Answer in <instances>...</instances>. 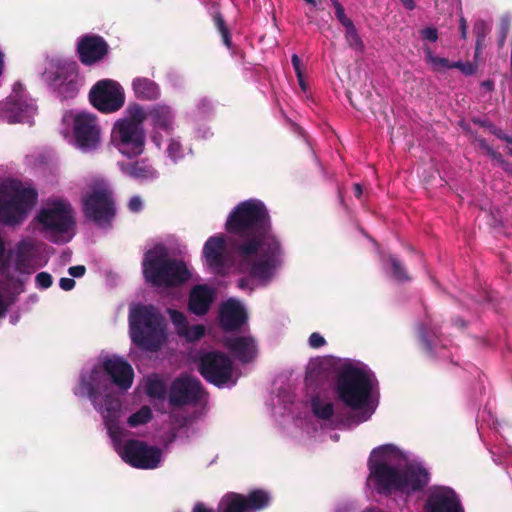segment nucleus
<instances>
[{
  "mask_svg": "<svg viewBox=\"0 0 512 512\" xmlns=\"http://www.w3.org/2000/svg\"><path fill=\"white\" fill-rule=\"evenodd\" d=\"M88 96H124V89L115 80L101 79L92 86Z\"/></svg>",
  "mask_w": 512,
  "mask_h": 512,
  "instance_id": "nucleus-29",
  "label": "nucleus"
},
{
  "mask_svg": "<svg viewBox=\"0 0 512 512\" xmlns=\"http://www.w3.org/2000/svg\"><path fill=\"white\" fill-rule=\"evenodd\" d=\"M287 120L290 124L291 130L294 133L298 134L299 136L303 137L307 141V143H309L304 130L299 125H297L295 122H293L292 120H290V119H287Z\"/></svg>",
  "mask_w": 512,
  "mask_h": 512,
  "instance_id": "nucleus-51",
  "label": "nucleus"
},
{
  "mask_svg": "<svg viewBox=\"0 0 512 512\" xmlns=\"http://www.w3.org/2000/svg\"><path fill=\"white\" fill-rule=\"evenodd\" d=\"M508 27H503L501 31V36L499 38V46L502 47L505 43L507 37Z\"/></svg>",
  "mask_w": 512,
  "mask_h": 512,
  "instance_id": "nucleus-59",
  "label": "nucleus"
},
{
  "mask_svg": "<svg viewBox=\"0 0 512 512\" xmlns=\"http://www.w3.org/2000/svg\"><path fill=\"white\" fill-rule=\"evenodd\" d=\"M308 344L311 348H321L326 344L325 338L318 332H313L308 338Z\"/></svg>",
  "mask_w": 512,
  "mask_h": 512,
  "instance_id": "nucleus-45",
  "label": "nucleus"
},
{
  "mask_svg": "<svg viewBox=\"0 0 512 512\" xmlns=\"http://www.w3.org/2000/svg\"><path fill=\"white\" fill-rule=\"evenodd\" d=\"M144 391L153 407L161 411L165 401H168L169 389L166 381L157 374H151L145 378Z\"/></svg>",
  "mask_w": 512,
  "mask_h": 512,
  "instance_id": "nucleus-24",
  "label": "nucleus"
},
{
  "mask_svg": "<svg viewBox=\"0 0 512 512\" xmlns=\"http://www.w3.org/2000/svg\"><path fill=\"white\" fill-rule=\"evenodd\" d=\"M333 392L336 399L349 408L347 413L336 408L326 393L318 392L310 398L313 416L323 422V434L327 428L347 430L368 421L379 405V382L375 373L361 361L345 359L337 367Z\"/></svg>",
  "mask_w": 512,
  "mask_h": 512,
  "instance_id": "nucleus-3",
  "label": "nucleus"
},
{
  "mask_svg": "<svg viewBox=\"0 0 512 512\" xmlns=\"http://www.w3.org/2000/svg\"><path fill=\"white\" fill-rule=\"evenodd\" d=\"M35 113L33 98H5L0 101V121L32 124Z\"/></svg>",
  "mask_w": 512,
  "mask_h": 512,
  "instance_id": "nucleus-17",
  "label": "nucleus"
},
{
  "mask_svg": "<svg viewBox=\"0 0 512 512\" xmlns=\"http://www.w3.org/2000/svg\"><path fill=\"white\" fill-rule=\"evenodd\" d=\"M225 346L242 363H248L256 355V344L250 336L226 338Z\"/></svg>",
  "mask_w": 512,
  "mask_h": 512,
  "instance_id": "nucleus-25",
  "label": "nucleus"
},
{
  "mask_svg": "<svg viewBox=\"0 0 512 512\" xmlns=\"http://www.w3.org/2000/svg\"><path fill=\"white\" fill-rule=\"evenodd\" d=\"M36 251V245L31 239L20 240L14 248L15 268L19 272H27Z\"/></svg>",
  "mask_w": 512,
  "mask_h": 512,
  "instance_id": "nucleus-27",
  "label": "nucleus"
},
{
  "mask_svg": "<svg viewBox=\"0 0 512 512\" xmlns=\"http://www.w3.org/2000/svg\"><path fill=\"white\" fill-rule=\"evenodd\" d=\"M18 321H19V315L18 314L10 316V323L11 324L15 325Z\"/></svg>",
  "mask_w": 512,
  "mask_h": 512,
  "instance_id": "nucleus-64",
  "label": "nucleus"
},
{
  "mask_svg": "<svg viewBox=\"0 0 512 512\" xmlns=\"http://www.w3.org/2000/svg\"><path fill=\"white\" fill-rule=\"evenodd\" d=\"M488 155L492 160L496 161L498 165L505 160L503 155L495 151L493 148H488Z\"/></svg>",
  "mask_w": 512,
  "mask_h": 512,
  "instance_id": "nucleus-52",
  "label": "nucleus"
},
{
  "mask_svg": "<svg viewBox=\"0 0 512 512\" xmlns=\"http://www.w3.org/2000/svg\"><path fill=\"white\" fill-rule=\"evenodd\" d=\"M129 333L138 347L157 351L166 339V323L158 309L151 304H131L129 307Z\"/></svg>",
  "mask_w": 512,
  "mask_h": 512,
  "instance_id": "nucleus-6",
  "label": "nucleus"
},
{
  "mask_svg": "<svg viewBox=\"0 0 512 512\" xmlns=\"http://www.w3.org/2000/svg\"><path fill=\"white\" fill-rule=\"evenodd\" d=\"M345 40L348 46L356 51L363 52L365 45L354 24L345 27Z\"/></svg>",
  "mask_w": 512,
  "mask_h": 512,
  "instance_id": "nucleus-38",
  "label": "nucleus"
},
{
  "mask_svg": "<svg viewBox=\"0 0 512 512\" xmlns=\"http://www.w3.org/2000/svg\"><path fill=\"white\" fill-rule=\"evenodd\" d=\"M135 96H157L159 89L157 84L148 78H136L133 81Z\"/></svg>",
  "mask_w": 512,
  "mask_h": 512,
  "instance_id": "nucleus-34",
  "label": "nucleus"
},
{
  "mask_svg": "<svg viewBox=\"0 0 512 512\" xmlns=\"http://www.w3.org/2000/svg\"><path fill=\"white\" fill-rule=\"evenodd\" d=\"M82 210L85 218L97 227L110 228L116 214V206L108 184L102 182L94 185L82 198Z\"/></svg>",
  "mask_w": 512,
  "mask_h": 512,
  "instance_id": "nucleus-11",
  "label": "nucleus"
},
{
  "mask_svg": "<svg viewBox=\"0 0 512 512\" xmlns=\"http://www.w3.org/2000/svg\"><path fill=\"white\" fill-rule=\"evenodd\" d=\"M213 135L212 131L208 127H201L197 130V137L202 139H208Z\"/></svg>",
  "mask_w": 512,
  "mask_h": 512,
  "instance_id": "nucleus-53",
  "label": "nucleus"
},
{
  "mask_svg": "<svg viewBox=\"0 0 512 512\" xmlns=\"http://www.w3.org/2000/svg\"><path fill=\"white\" fill-rule=\"evenodd\" d=\"M479 145L481 148L485 149L487 153H488V148H492L491 146L488 145V143L486 142L485 139H479Z\"/></svg>",
  "mask_w": 512,
  "mask_h": 512,
  "instance_id": "nucleus-62",
  "label": "nucleus"
},
{
  "mask_svg": "<svg viewBox=\"0 0 512 512\" xmlns=\"http://www.w3.org/2000/svg\"><path fill=\"white\" fill-rule=\"evenodd\" d=\"M24 88H23V85L20 83V82H16L14 85H13V91L18 94L20 92H23Z\"/></svg>",
  "mask_w": 512,
  "mask_h": 512,
  "instance_id": "nucleus-61",
  "label": "nucleus"
},
{
  "mask_svg": "<svg viewBox=\"0 0 512 512\" xmlns=\"http://www.w3.org/2000/svg\"><path fill=\"white\" fill-rule=\"evenodd\" d=\"M86 268L84 265H76L68 268V273L71 277L80 278L84 276Z\"/></svg>",
  "mask_w": 512,
  "mask_h": 512,
  "instance_id": "nucleus-49",
  "label": "nucleus"
},
{
  "mask_svg": "<svg viewBox=\"0 0 512 512\" xmlns=\"http://www.w3.org/2000/svg\"><path fill=\"white\" fill-rule=\"evenodd\" d=\"M363 193L362 186L359 183L354 185V194L357 198H360Z\"/></svg>",
  "mask_w": 512,
  "mask_h": 512,
  "instance_id": "nucleus-60",
  "label": "nucleus"
},
{
  "mask_svg": "<svg viewBox=\"0 0 512 512\" xmlns=\"http://www.w3.org/2000/svg\"><path fill=\"white\" fill-rule=\"evenodd\" d=\"M368 469L366 486L379 495L399 496L406 500L430 482L424 461L394 444L374 448L368 459Z\"/></svg>",
  "mask_w": 512,
  "mask_h": 512,
  "instance_id": "nucleus-4",
  "label": "nucleus"
},
{
  "mask_svg": "<svg viewBox=\"0 0 512 512\" xmlns=\"http://www.w3.org/2000/svg\"><path fill=\"white\" fill-rule=\"evenodd\" d=\"M89 100L91 105L103 114L115 113L125 104V98H89Z\"/></svg>",
  "mask_w": 512,
  "mask_h": 512,
  "instance_id": "nucleus-31",
  "label": "nucleus"
},
{
  "mask_svg": "<svg viewBox=\"0 0 512 512\" xmlns=\"http://www.w3.org/2000/svg\"><path fill=\"white\" fill-rule=\"evenodd\" d=\"M213 21L216 29L222 36L223 44L228 48H232V35L229 28L226 25L223 15L217 11L213 15Z\"/></svg>",
  "mask_w": 512,
  "mask_h": 512,
  "instance_id": "nucleus-36",
  "label": "nucleus"
},
{
  "mask_svg": "<svg viewBox=\"0 0 512 512\" xmlns=\"http://www.w3.org/2000/svg\"><path fill=\"white\" fill-rule=\"evenodd\" d=\"M127 114L138 122L148 121L152 127V142L160 148L164 137H170L176 129L175 111L167 105L143 107L133 103L127 107Z\"/></svg>",
  "mask_w": 512,
  "mask_h": 512,
  "instance_id": "nucleus-10",
  "label": "nucleus"
},
{
  "mask_svg": "<svg viewBox=\"0 0 512 512\" xmlns=\"http://www.w3.org/2000/svg\"><path fill=\"white\" fill-rule=\"evenodd\" d=\"M484 424H487L489 427H493L494 429H497L500 425L496 416L486 409L481 414V420H477V429L479 433H481V430L484 428Z\"/></svg>",
  "mask_w": 512,
  "mask_h": 512,
  "instance_id": "nucleus-40",
  "label": "nucleus"
},
{
  "mask_svg": "<svg viewBox=\"0 0 512 512\" xmlns=\"http://www.w3.org/2000/svg\"><path fill=\"white\" fill-rule=\"evenodd\" d=\"M176 334L189 343L199 341L205 336L206 329L202 324L190 325L186 315L173 308L166 310Z\"/></svg>",
  "mask_w": 512,
  "mask_h": 512,
  "instance_id": "nucleus-22",
  "label": "nucleus"
},
{
  "mask_svg": "<svg viewBox=\"0 0 512 512\" xmlns=\"http://www.w3.org/2000/svg\"><path fill=\"white\" fill-rule=\"evenodd\" d=\"M291 63L294 68L295 74L297 76L298 84L300 86L302 93H308L310 92L308 82L306 81L305 75H304V66L302 64L301 59L297 54H293L291 57Z\"/></svg>",
  "mask_w": 512,
  "mask_h": 512,
  "instance_id": "nucleus-39",
  "label": "nucleus"
},
{
  "mask_svg": "<svg viewBox=\"0 0 512 512\" xmlns=\"http://www.w3.org/2000/svg\"><path fill=\"white\" fill-rule=\"evenodd\" d=\"M420 33H421L422 38L425 40H428L431 42H436L438 39V31L434 27L424 28L420 31Z\"/></svg>",
  "mask_w": 512,
  "mask_h": 512,
  "instance_id": "nucleus-47",
  "label": "nucleus"
},
{
  "mask_svg": "<svg viewBox=\"0 0 512 512\" xmlns=\"http://www.w3.org/2000/svg\"><path fill=\"white\" fill-rule=\"evenodd\" d=\"M276 393H273L269 406L274 416H293L300 403L296 402L293 385L288 381L274 382Z\"/></svg>",
  "mask_w": 512,
  "mask_h": 512,
  "instance_id": "nucleus-20",
  "label": "nucleus"
},
{
  "mask_svg": "<svg viewBox=\"0 0 512 512\" xmlns=\"http://www.w3.org/2000/svg\"><path fill=\"white\" fill-rule=\"evenodd\" d=\"M45 79L53 91L61 95L78 94L80 87L84 85V78L80 76L75 61L63 63L55 71L46 72Z\"/></svg>",
  "mask_w": 512,
  "mask_h": 512,
  "instance_id": "nucleus-14",
  "label": "nucleus"
},
{
  "mask_svg": "<svg viewBox=\"0 0 512 512\" xmlns=\"http://www.w3.org/2000/svg\"><path fill=\"white\" fill-rule=\"evenodd\" d=\"M53 283V278L48 272H39L35 276V285L40 290L48 289Z\"/></svg>",
  "mask_w": 512,
  "mask_h": 512,
  "instance_id": "nucleus-43",
  "label": "nucleus"
},
{
  "mask_svg": "<svg viewBox=\"0 0 512 512\" xmlns=\"http://www.w3.org/2000/svg\"><path fill=\"white\" fill-rule=\"evenodd\" d=\"M111 143L124 156L137 157L144 151L145 132L143 123L127 117L118 119L111 131Z\"/></svg>",
  "mask_w": 512,
  "mask_h": 512,
  "instance_id": "nucleus-13",
  "label": "nucleus"
},
{
  "mask_svg": "<svg viewBox=\"0 0 512 512\" xmlns=\"http://www.w3.org/2000/svg\"><path fill=\"white\" fill-rule=\"evenodd\" d=\"M424 52L426 62L432 66L434 71L442 72L453 68V63H451L447 58L434 55L430 48H425Z\"/></svg>",
  "mask_w": 512,
  "mask_h": 512,
  "instance_id": "nucleus-37",
  "label": "nucleus"
},
{
  "mask_svg": "<svg viewBox=\"0 0 512 512\" xmlns=\"http://www.w3.org/2000/svg\"><path fill=\"white\" fill-rule=\"evenodd\" d=\"M218 512H249L245 497L236 493L226 494L218 505Z\"/></svg>",
  "mask_w": 512,
  "mask_h": 512,
  "instance_id": "nucleus-30",
  "label": "nucleus"
},
{
  "mask_svg": "<svg viewBox=\"0 0 512 512\" xmlns=\"http://www.w3.org/2000/svg\"><path fill=\"white\" fill-rule=\"evenodd\" d=\"M424 512H464V508L452 488L434 486L428 492Z\"/></svg>",
  "mask_w": 512,
  "mask_h": 512,
  "instance_id": "nucleus-18",
  "label": "nucleus"
},
{
  "mask_svg": "<svg viewBox=\"0 0 512 512\" xmlns=\"http://www.w3.org/2000/svg\"><path fill=\"white\" fill-rule=\"evenodd\" d=\"M62 122L72 126L69 143L82 153H92L101 145V127L95 115L83 110L66 111Z\"/></svg>",
  "mask_w": 512,
  "mask_h": 512,
  "instance_id": "nucleus-9",
  "label": "nucleus"
},
{
  "mask_svg": "<svg viewBox=\"0 0 512 512\" xmlns=\"http://www.w3.org/2000/svg\"><path fill=\"white\" fill-rule=\"evenodd\" d=\"M453 68H458L464 75H472L476 72V66L470 62L462 63V62H454Z\"/></svg>",
  "mask_w": 512,
  "mask_h": 512,
  "instance_id": "nucleus-46",
  "label": "nucleus"
},
{
  "mask_svg": "<svg viewBox=\"0 0 512 512\" xmlns=\"http://www.w3.org/2000/svg\"><path fill=\"white\" fill-rule=\"evenodd\" d=\"M418 336L426 354L431 358L448 359L449 340L441 338L438 329L427 317L418 327Z\"/></svg>",
  "mask_w": 512,
  "mask_h": 512,
  "instance_id": "nucleus-19",
  "label": "nucleus"
},
{
  "mask_svg": "<svg viewBox=\"0 0 512 512\" xmlns=\"http://www.w3.org/2000/svg\"><path fill=\"white\" fill-rule=\"evenodd\" d=\"M165 153L173 163H178L186 154H192V149L184 147L178 137H171Z\"/></svg>",
  "mask_w": 512,
  "mask_h": 512,
  "instance_id": "nucleus-33",
  "label": "nucleus"
},
{
  "mask_svg": "<svg viewBox=\"0 0 512 512\" xmlns=\"http://www.w3.org/2000/svg\"><path fill=\"white\" fill-rule=\"evenodd\" d=\"M459 29H460L461 37L463 39H465L467 36V22H466L465 18H463V17H461V19H460Z\"/></svg>",
  "mask_w": 512,
  "mask_h": 512,
  "instance_id": "nucleus-55",
  "label": "nucleus"
},
{
  "mask_svg": "<svg viewBox=\"0 0 512 512\" xmlns=\"http://www.w3.org/2000/svg\"><path fill=\"white\" fill-rule=\"evenodd\" d=\"M401 3L403 4V6L409 10V11H412L415 9L416 7V4H415V1L414 0H400Z\"/></svg>",
  "mask_w": 512,
  "mask_h": 512,
  "instance_id": "nucleus-57",
  "label": "nucleus"
},
{
  "mask_svg": "<svg viewBox=\"0 0 512 512\" xmlns=\"http://www.w3.org/2000/svg\"><path fill=\"white\" fill-rule=\"evenodd\" d=\"M32 231L54 244H65L76 233L74 209L68 200L47 199L31 220Z\"/></svg>",
  "mask_w": 512,
  "mask_h": 512,
  "instance_id": "nucleus-5",
  "label": "nucleus"
},
{
  "mask_svg": "<svg viewBox=\"0 0 512 512\" xmlns=\"http://www.w3.org/2000/svg\"><path fill=\"white\" fill-rule=\"evenodd\" d=\"M382 266L387 274L397 282L408 281L410 278L404 265L393 255L387 257L380 253Z\"/></svg>",
  "mask_w": 512,
  "mask_h": 512,
  "instance_id": "nucleus-28",
  "label": "nucleus"
},
{
  "mask_svg": "<svg viewBox=\"0 0 512 512\" xmlns=\"http://www.w3.org/2000/svg\"><path fill=\"white\" fill-rule=\"evenodd\" d=\"M499 166L507 173L512 175V163L507 161L506 159L502 161Z\"/></svg>",
  "mask_w": 512,
  "mask_h": 512,
  "instance_id": "nucleus-56",
  "label": "nucleus"
},
{
  "mask_svg": "<svg viewBox=\"0 0 512 512\" xmlns=\"http://www.w3.org/2000/svg\"><path fill=\"white\" fill-rule=\"evenodd\" d=\"M492 133L499 139L503 140L506 138V133L500 128H493Z\"/></svg>",
  "mask_w": 512,
  "mask_h": 512,
  "instance_id": "nucleus-58",
  "label": "nucleus"
},
{
  "mask_svg": "<svg viewBox=\"0 0 512 512\" xmlns=\"http://www.w3.org/2000/svg\"><path fill=\"white\" fill-rule=\"evenodd\" d=\"M128 208L131 212L137 213L143 209V201L139 196H133L128 202Z\"/></svg>",
  "mask_w": 512,
  "mask_h": 512,
  "instance_id": "nucleus-48",
  "label": "nucleus"
},
{
  "mask_svg": "<svg viewBox=\"0 0 512 512\" xmlns=\"http://www.w3.org/2000/svg\"><path fill=\"white\" fill-rule=\"evenodd\" d=\"M473 30H474V33L476 36V51H479L482 49V47L484 45L485 38L488 33L486 23L484 21L476 22Z\"/></svg>",
  "mask_w": 512,
  "mask_h": 512,
  "instance_id": "nucleus-41",
  "label": "nucleus"
},
{
  "mask_svg": "<svg viewBox=\"0 0 512 512\" xmlns=\"http://www.w3.org/2000/svg\"><path fill=\"white\" fill-rule=\"evenodd\" d=\"M483 86L489 91L491 92L492 89H493V86H494V83L490 80H487V81H484L483 82Z\"/></svg>",
  "mask_w": 512,
  "mask_h": 512,
  "instance_id": "nucleus-63",
  "label": "nucleus"
},
{
  "mask_svg": "<svg viewBox=\"0 0 512 512\" xmlns=\"http://www.w3.org/2000/svg\"><path fill=\"white\" fill-rule=\"evenodd\" d=\"M75 280L73 278L63 277L59 280V286L64 291H70L75 287Z\"/></svg>",
  "mask_w": 512,
  "mask_h": 512,
  "instance_id": "nucleus-50",
  "label": "nucleus"
},
{
  "mask_svg": "<svg viewBox=\"0 0 512 512\" xmlns=\"http://www.w3.org/2000/svg\"><path fill=\"white\" fill-rule=\"evenodd\" d=\"M153 417L152 410L149 406H142L135 413L131 414L127 418V424L131 428H136L138 426L147 424L151 421Z\"/></svg>",
  "mask_w": 512,
  "mask_h": 512,
  "instance_id": "nucleus-35",
  "label": "nucleus"
},
{
  "mask_svg": "<svg viewBox=\"0 0 512 512\" xmlns=\"http://www.w3.org/2000/svg\"><path fill=\"white\" fill-rule=\"evenodd\" d=\"M270 500V494L262 489L253 490L245 497L249 512H256L266 508L269 505Z\"/></svg>",
  "mask_w": 512,
  "mask_h": 512,
  "instance_id": "nucleus-32",
  "label": "nucleus"
},
{
  "mask_svg": "<svg viewBox=\"0 0 512 512\" xmlns=\"http://www.w3.org/2000/svg\"><path fill=\"white\" fill-rule=\"evenodd\" d=\"M144 279L152 286H178L188 281L191 273L181 260L170 259L163 244H156L144 254L142 261Z\"/></svg>",
  "mask_w": 512,
  "mask_h": 512,
  "instance_id": "nucleus-7",
  "label": "nucleus"
},
{
  "mask_svg": "<svg viewBox=\"0 0 512 512\" xmlns=\"http://www.w3.org/2000/svg\"><path fill=\"white\" fill-rule=\"evenodd\" d=\"M325 375L322 371V369L315 364H312L308 367L307 373H306V383L307 385H311L313 381H318L321 379H324Z\"/></svg>",
  "mask_w": 512,
  "mask_h": 512,
  "instance_id": "nucleus-42",
  "label": "nucleus"
},
{
  "mask_svg": "<svg viewBox=\"0 0 512 512\" xmlns=\"http://www.w3.org/2000/svg\"><path fill=\"white\" fill-rule=\"evenodd\" d=\"M225 230L227 235L217 233L205 241V268L217 276H226L232 269L243 274L237 287L249 293L276 281L285 265V249L264 202L250 198L237 204Z\"/></svg>",
  "mask_w": 512,
  "mask_h": 512,
  "instance_id": "nucleus-1",
  "label": "nucleus"
},
{
  "mask_svg": "<svg viewBox=\"0 0 512 512\" xmlns=\"http://www.w3.org/2000/svg\"><path fill=\"white\" fill-rule=\"evenodd\" d=\"M201 384L190 377H178L169 387L168 404L173 408L196 404L201 399Z\"/></svg>",
  "mask_w": 512,
  "mask_h": 512,
  "instance_id": "nucleus-16",
  "label": "nucleus"
},
{
  "mask_svg": "<svg viewBox=\"0 0 512 512\" xmlns=\"http://www.w3.org/2000/svg\"><path fill=\"white\" fill-rule=\"evenodd\" d=\"M0 195V222L5 225H19L27 217L38 199V192L32 186L11 180Z\"/></svg>",
  "mask_w": 512,
  "mask_h": 512,
  "instance_id": "nucleus-8",
  "label": "nucleus"
},
{
  "mask_svg": "<svg viewBox=\"0 0 512 512\" xmlns=\"http://www.w3.org/2000/svg\"><path fill=\"white\" fill-rule=\"evenodd\" d=\"M118 164L125 175L139 181L155 180L159 176L158 172L147 160L119 162Z\"/></svg>",
  "mask_w": 512,
  "mask_h": 512,
  "instance_id": "nucleus-26",
  "label": "nucleus"
},
{
  "mask_svg": "<svg viewBox=\"0 0 512 512\" xmlns=\"http://www.w3.org/2000/svg\"><path fill=\"white\" fill-rule=\"evenodd\" d=\"M134 380L132 366L121 356L100 355L97 362L84 366L73 394L90 401L101 415L112 445L121 459L138 469H155L162 462L163 452L156 446L130 439L124 427V411L120 398L111 391L114 385L120 392L128 391Z\"/></svg>",
  "mask_w": 512,
  "mask_h": 512,
  "instance_id": "nucleus-2",
  "label": "nucleus"
},
{
  "mask_svg": "<svg viewBox=\"0 0 512 512\" xmlns=\"http://www.w3.org/2000/svg\"><path fill=\"white\" fill-rule=\"evenodd\" d=\"M108 42L98 34L82 35L76 45V54L84 66H93L102 62L109 54Z\"/></svg>",
  "mask_w": 512,
  "mask_h": 512,
  "instance_id": "nucleus-15",
  "label": "nucleus"
},
{
  "mask_svg": "<svg viewBox=\"0 0 512 512\" xmlns=\"http://www.w3.org/2000/svg\"><path fill=\"white\" fill-rule=\"evenodd\" d=\"M247 321L245 306L236 298H229L219 307V322L226 331L240 329Z\"/></svg>",
  "mask_w": 512,
  "mask_h": 512,
  "instance_id": "nucleus-21",
  "label": "nucleus"
},
{
  "mask_svg": "<svg viewBox=\"0 0 512 512\" xmlns=\"http://www.w3.org/2000/svg\"><path fill=\"white\" fill-rule=\"evenodd\" d=\"M199 372L207 382L218 388H232L240 377L232 360L219 351L206 352L201 356Z\"/></svg>",
  "mask_w": 512,
  "mask_h": 512,
  "instance_id": "nucleus-12",
  "label": "nucleus"
},
{
  "mask_svg": "<svg viewBox=\"0 0 512 512\" xmlns=\"http://www.w3.org/2000/svg\"><path fill=\"white\" fill-rule=\"evenodd\" d=\"M192 512H214V510L211 508H208L203 503H197V504H195Z\"/></svg>",
  "mask_w": 512,
  "mask_h": 512,
  "instance_id": "nucleus-54",
  "label": "nucleus"
},
{
  "mask_svg": "<svg viewBox=\"0 0 512 512\" xmlns=\"http://www.w3.org/2000/svg\"><path fill=\"white\" fill-rule=\"evenodd\" d=\"M334 9L337 20L341 23V25L344 28L354 24L353 21L346 16L343 5H339V7H336Z\"/></svg>",
  "mask_w": 512,
  "mask_h": 512,
  "instance_id": "nucleus-44",
  "label": "nucleus"
},
{
  "mask_svg": "<svg viewBox=\"0 0 512 512\" xmlns=\"http://www.w3.org/2000/svg\"><path fill=\"white\" fill-rule=\"evenodd\" d=\"M215 299V290L207 284L195 285L189 294L188 309L196 316L206 315Z\"/></svg>",
  "mask_w": 512,
  "mask_h": 512,
  "instance_id": "nucleus-23",
  "label": "nucleus"
}]
</instances>
